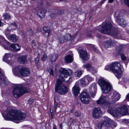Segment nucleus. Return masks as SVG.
<instances>
[{"mask_svg":"<svg viewBox=\"0 0 129 129\" xmlns=\"http://www.w3.org/2000/svg\"><path fill=\"white\" fill-rule=\"evenodd\" d=\"M13 24V25H16V24H15V23H14Z\"/></svg>","mask_w":129,"mask_h":129,"instance_id":"0e129e2a","label":"nucleus"},{"mask_svg":"<svg viewBox=\"0 0 129 129\" xmlns=\"http://www.w3.org/2000/svg\"><path fill=\"white\" fill-rule=\"evenodd\" d=\"M63 13V10H60L57 11V14H62Z\"/></svg>","mask_w":129,"mask_h":129,"instance_id":"37998d69","label":"nucleus"},{"mask_svg":"<svg viewBox=\"0 0 129 129\" xmlns=\"http://www.w3.org/2000/svg\"><path fill=\"white\" fill-rule=\"evenodd\" d=\"M80 88L76 85H75L72 88V92L75 96H77L80 93Z\"/></svg>","mask_w":129,"mask_h":129,"instance_id":"5701e85b","label":"nucleus"},{"mask_svg":"<svg viewBox=\"0 0 129 129\" xmlns=\"http://www.w3.org/2000/svg\"><path fill=\"white\" fill-rule=\"evenodd\" d=\"M46 11L43 9L39 10L38 11V15L41 18H43L45 15Z\"/></svg>","mask_w":129,"mask_h":129,"instance_id":"cd10ccee","label":"nucleus"},{"mask_svg":"<svg viewBox=\"0 0 129 129\" xmlns=\"http://www.w3.org/2000/svg\"><path fill=\"white\" fill-rule=\"evenodd\" d=\"M114 0H109V3H112L114 2Z\"/></svg>","mask_w":129,"mask_h":129,"instance_id":"5fc2aeb1","label":"nucleus"},{"mask_svg":"<svg viewBox=\"0 0 129 129\" xmlns=\"http://www.w3.org/2000/svg\"><path fill=\"white\" fill-rule=\"evenodd\" d=\"M79 53L80 56L83 60H86L89 59V57L86 51L81 49L80 50Z\"/></svg>","mask_w":129,"mask_h":129,"instance_id":"6ab92c4d","label":"nucleus"},{"mask_svg":"<svg viewBox=\"0 0 129 129\" xmlns=\"http://www.w3.org/2000/svg\"><path fill=\"white\" fill-rule=\"evenodd\" d=\"M60 129H62V128H61Z\"/></svg>","mask_w":129,"mask_h":129,"instance_id":"774afa93","label":"nucleus"},{"mask_svg":"<svg viewBox=\"0 0 129 129\" xmlns=\"http://www.w3.org/2000/svg\"><path fill=\"white\" fill-rule=\"evenodd\" d=\"M29 91L30 90L28 88L19 85L14 88L12 93L14 96L15 98H17Z\"/></svg>","mask_w":129,"mask_h":129,"instance_id":"7ed1b4c3","label":"nucleus"},{"mask_svg":"<svg viewBox=\"0 0 129 129\" xmlns=\"http://www.w3.org/2000/svg\"><path fill=\"white\" fill-rule=\"evenodd\" d=\"M3 116L6 120H10L18 123L25 119V114L20 111L11 109L7 112V114H3Z\"/></svg>","mask_w":129,"mask_h":129,"instance_id":"f257e3e1","label":"nucleus"},{"mask_svg":"<svg viewBox=\"0 0 129 129\" xmlns=\"http://www.w3.org/2000/svg\"><path fill=\"white\" fill-rule=\"evenodd\" d=\"M117 124L110 119L107 118L103 121L101 123H98L97 125L98 129H101L102 125L107 127V128H113L116 127Z\"/></svg>","mask_w":129,"mask_h":129,"instance_id":"0eeeda50","label":"nucleus"},{"mask_svg":"<svg viewBox=\"0 0 129 129\" xmlns=\"http://www.w3.org/2000/svg\"><path fill=\"white\" fill-rule=\"evenodd\" d=\"M126 99L127 100L129 101V93L126 95Z\"/></svg>","mask_w":129,"mask_h":129,"instance_id":"864d4df0","label":"nucleus"},{"mask_svg":"<svg viewBox=\"0 0 129 129\" xmlns=\"http://www.w3.org/2000/svg\"><path fill=\"white\" fill-rule=\"evenodd\" d=\"M72 72V71L70 69L66 70L64 68H61L59 69V77L64 81L67 82L69 80Z\"/></svg>","mask_w":129,"mask_h":129,"instance_id":"423d86ee","label":"nucleus"},{"mask_svg":"<svg viewBox=\"0 0 129 129\" xmlns=\"http://www.w3.org/2000/svg\"><path fill=\"white\" fill-rule=\"evenodd\" d=\"M28 34L30 36L33 35V31L32 29H30L28 31Z\"/></svg>","mask_w":129,"mask_h":129,"instance_id":"09e8293b","label":"nucleus"},{"mask_svg":"<svg viewBox=\"0 0 129 129\" xmlns=\"http://www.w3.org/2000/svg\"><path fill=\"white\" fill-rule=\"evenodd\" d=\"M63 37L64 40L66 41H69L72 38V37L70 34H67Z\"/></svg>","mask_w":129,"mask_h":129,"instance_id":"72a5a7b5","label":"nucleus"},{"mask_svg":"<svg viewBox=\"0 0 129 129\" xmlns=\"http://www.w3.org/2000/svg\"><path fill=\"white\" fill-rule=\"evenodd\" d=\"M13 73L16 76L20 75L26 77L29 76L30 71L27 68L22 67L21 66L16 67L13 71Z\"/></svg>","mask_w":129,"mask_h":129,"instance_id":"39448f33","label":"nucleus"},{"mask_svg":"<svg viewBox=\"0 0 129 129\" xmlns=\"http://www.w3.org/2000/svg\"><path fill=\"white\" fill-rule=\"evenodd\" d=\"M104 45L105 47L106 48L111 47L113 45L112 40L110 39L109 40L104 42Z\"/></svg>","mask_w":129,"mask_h":129,"instance_id":"a878e982","label":"nucleus"},{"mask_svg":"<svg viewBox=\"0 0 129 129\" xmlns=\"http://www.w3.org/2000/svg\"><path fill=\"white\" fill-rule=\"evenodd\" d=\"M7 30H6V34H8L9 33V32H10V31H7ZM9 31H10V30H9Z\"/></svg>","mask_w":129,"mask_h":129,"instance_id":"13d9d810","label":"nucleus"},{"mask_svg":"<svg viewBox=\"0 0 129 129\" xmlns=\"http://www.w3.org/2000/svg\"><path fill=\"white\" fill-rule=\"evenodd\" d=\"M56 86L55 90L59 94H64L68 92V88L59 79H57L56 82Z\"/></svg>","mask_w":129,"mask_h":129,"instance_id":"6e6552de","label":"nucleus"},{"mask_svg":"<svg viewBox=\"0 0 129 129\" xmlns=\"http://www.w3.org/2000/svg\"><path fill=\"white\" fill-rule=\"evenodd\" d=\"M39 59L38 58H36L35 59V64L37 65L39 62Z\"/></svg>","mask_w":129,"mask_h":129,"instance_id":"3c124183","label":"nucleus"},{"mask_svg":"<svg viewBox=\"0 0 129 129\" xmlns=\"http://www.w3.org/2000/svg\"><path fill=\"white\" fill-rule=\"evenodd\" d=\"M73 56L69 54L66 55L64 58V62L69 63H71L73 61Z\"/></svg>","mask_w":129,"mask_h":129,"instance_id":"393cba45","label":"nucleus"},{"mask_svg":"<svg viewBox=\"0 0 129 129\" xmlns=\"http://www.w3.org/2000/svg\"><path fill=\"white\" fill-rule=\"evenodd\" d=\"M118 116L120 115H124L128 114V109L126 106L123 105L117 109Z\"/></svg>","mask_w":129,"mask_h":129,"instance_id":"f8f14e48","label":"nucleus"},{"mask_svg":"<svg viewBox=\"0 0 129 129\" xmlns=\"http://www.w3.org/2000/svg\"><path fill=\"white\" fill-rule=\"evenodd\" d=\"M112 28L111 23L109 22L103 23L101 26L98 27L97 29L102 34H109L116 39H121V35L118 29H115L113 30Z\"/></svg>","mask_w":129,"mask_h":129,"instance_id":"f03ea898","label":"nucleus"},{"mask_svg":"<svg viewBox=\"0 0 129 129\" xmlns=\"http://www.w3.org/2000/svg\"><path fill=\"white\" fill-rule=\"evenodd\" d=\"M105 69L107 70H110L113 72V69L111 67V64L110 66H107L105 67Z\"/></svg>","mask_w":129,"mask_h":129,"instance_id":"e433bc0d","label":"nucleus"},{"mask_svg":"<svg viewBox=\"0 0 129 129\" xmlns=\"http://www.w3.org/2000/svg\"><path fill=\"white\" fill-rule=\"evenodd\" d=\"M108 113L111 114L114 117H116L118 116L117 109L114 106H109L108 109L107 110Z\"/></svg>","mask_w":129,"mask_h":129,"instance_id":"a211bd4d","label":"nucleus"},{"mask_svg":"<svg viewBox=\"0 0 129 129\" xmlns=\"http://www.w3.org/2000/svg\"><path fill=\"white\" fill-rule=\"evenodd\" d=\"M128 50L129 51V45L128 47Z\"/></svg>","mask_w":129,"mask_h":129,"instance_id":"338daca9","label":"nucleus"},{"mask_svg":"<svg viewBox=\"0 0 129 129\" xmlns=\"http://www.w3.org/2000/svg\"><path fill=\"white\" fill-rule=\"evenodd\" d=\"M105 0H102L101 2V3L102 4H103L105 1Z\"/></svg>","mask_w":129,"mask_h":129,"instance_id":"4d7b16f0","label":"nucleus"},{"mask_svg":"<svg viewBox=\"0 0 129 129\" xmlns=\"http://www.w3.org/2000/svg\"><path fill=\"white\" fill-rule=\"evenodd\" d=\"M54 107H53L51 108V106L50 109V112L51 115V118L52 119L53 118L54 115V113L56 109V106L58 105V102H59V101L57 99V97H54Z\"/></svg>","mask_w":129,"mask_h":129,"instance_id":"4468645a","label":"nucleus"},{"mask_svg":"<svg viewBox=\"0 0 129 129\" xmlns=\"http://www.w3.org/2000/svg\"><path fill=\"white\" fill-rule=\"evenodd\" d=\"M43 29L44 31V35L45 37H48V27L46 26H44L43 27Z\"/></svg>","mask_w":129,"mask_h":129,"instance_id":"473e14b6","label":"nucleus"},{"mask_svg":"<svg viewBox=\"0 0 129 129\" xmlns=\"http://www.w3.org/2000/svg\"><path fill=\"white\" fill-rule=\"evenodd\" d=\"M121 56L122 60L123 61H125L126 60V58L124 54H121Z\"/></svg>","mask_w":129,"mask_h":129,"instance_id":"58836bf2","label":"nucleus"},{"mask_svg":"<svg viewBox=\"0 0 129 129\" xmlns=\"http://www.w3.org/2000/svg\"><path fill=\"white\" fill-rule=\"evenodd\" d=\"M120 95L116 91L113 92L112 95L110 98V101L112 103H114L118 101L120 99Z\"/></svg>","mask_w":129,"mask_h":129,"instance_id":"2eb2a0df","label":"nucleus"},{"mask_svg":"<svg viewBox=\"0 0 129 129\" xmlns=\"http://www.w3.org/2000/svg\"><path fill=\"white\" fill-rule=\"evenodd\" d=\"M1 129H6L4 128H1Z\"/></svg>","mask_w":129,"mask_h":129,"instance_id":"69168bd1","label":"nucleus"},{"mask_svg":"<svg viewBox=\"0 0 129 129\" xmlns=\"http://www.w3.org/2000/svg\"><path fill=\"white\" fill-rule=\"evenodd\" d=\"M2 23L1 21L0 20V27L2 25Z\"/></svg>","mask_w":129,"mask_h":129,"instance_id":"052dcab7","label":"nucleus"},{"mask_svg":"<svg viewBox=\"0 0 129 129\" xmlns=\"http://www.w3.org/2000/svg\"><path fill=\"white\" fill-rule=\"evenodd\" d=\"M32 43H33V44H35V41H33L32 42Z\"/></svg>","mask_w":129,"mask_h":129,"instance_id":"680f3d73","label":"nucleus"},{"mask_svg":"<svg viewBox=\"0 0 129 129\" xmlns=\"http://www.w3.org/2000/svg\"><path fill=\"white\" fill-rule=\"evenodd\" d=\"M50 74L51 75H52L53 76H54V72L53 70L51 69H50Z\"/></svg>","mask_w":129,"mask_h":129,"instance_id":"de8ad7c7","label":"nucleus"},{"mask_svg":"<svg viewBox=\"0 0 129 129\" xmlns=\"http://www.w3.org/2000/svg\"><path fill=\"white\" fill-rule=\"evenodd\" d=\"M41 31V29L40 28H39L37 29L35 31V33L36 34V35L37 36L36 34H38L39 33H40V32Z\"/></svg>","mask_w":129,"mask_h":129,"instance_id":"c03bdc74","label":"nucleus"},{"mask_svg":"<svg viewBox=\"0 0 129 129\" xmlns=\"http://www.w3.org/2000/svg\"><path fill=\"white\" fill-rule=\"evenodd\" d=\"M20 47L17 44L13 43L9 47V49L12 51L16 52L20 50Z\"/></svg>","mask_w":129,"mask_h":129,"instance_id":"412c9836","label":"nucleus"},{"mask_svg":"<svg viewBox=\"0 0 129 129\" xmlns=\"http://www.w3.org/2000/svg\"><path fill=\"white\" fill-rule=\"evenodd\" d=\"M125 123L127 125L129 126V120H126L125 121Z\"/></svg>","mask_w":129,"mask_h":129,"instance_id":"603ef678","label":"nucleus"},{"mask_svg":"<svg viewBox=\"0 0 129 129\" xmlns=\"http://www.w3.org/2000/svg\"><path fill=\"white\" fill-rule=\"evenodd\" d=\"M82 74V71H78L75 73V75L76 77H80Z\"/></svg>","mask_w":129,"mask_h":129,"instance_id":"f704fd0d","label":"nucleus"},{"mask_svg":"<svg viewBox=\"0 0 129 129\" xmlns=\"http://www.w3.org/2000/svg\"><path fill=\"white\" fill-rule=\"evenodd\" d=\"M86 35L87 37H92V36L91 34L90 33H87L86 34Z\"/></svg>","mask_w":129,"mask_h":129,"instance_id":"8fccbe9b","label":"nucleus"},{"mask_svg":"<svg viewBox=\"0 0 129 129\" xmlns=\"http://www.w3.org/2000/svg\"><path fill=\"white\" fill-rule=\"evenodd\" d=\"M126 5L129 7V0H124Z\"/></svg>","mask_w":129,"mask_h":129,"instance_id":"79ce46f5","label":"nucleus"},{"mask_svg":"<svg viewBox=\"0 0 129 129\" xmlns=\"http://www.w3.org/2000/svg\"><path fill=\"white\" fill-rule=\"evenodd\" d=\"M106 96L102 95L100 99L96 101L97 104L100 105L101 107L103 108H106L108 105V103L106 100Z\"/></svg>","mask_w":129,"mask_h":129,"instance_id":"ddd939ff","label":"nucleus"},{"mask_svg":"<svg viewBox=\"0 0 129 129\" xmlns=\"http://www.w3.org/2000/svg\"><path fill=\"white\" fill-rule=\"evenodd\" d=\"M95 95V93H92L91 96L93 97ZM89 94H88L86 92L83 91L80 95V97L81 102L85 104H87L89 103L90 101V96Z\"/></svg>","mask_w":129,"mask_h":129,"instance_id":"9b49d317","label":"nucleus"},{"mask_svg":"<svg viewBox=\"0 0 129 129\" xmlns=\"http://www.w3.org/2000/svg\"><path fill=\"white\" fill-rule=\"evenodd\" d=\"M3 17L4 19L5 20H9L11 18V16L10 15L7 13H4L3 14Z\"/></svg>","mask_w":129,"mask_h":129,"instance_id":"2f4dec72","label":"nucleus"},{"mask_svg":"<svg viewBox=\"0 0 129 129\" xmlns=\"http://www.w3.org/2000/svg\"><path fill=\"white\" fill-rule=\"evenodd\" d=\"M98 82L104 93H107L110 91L112 88L110 84L106 81L104 78H100L98 80Z\"/></svg>","mask_w":129,"mask_h":129,"instance_id":"20e7f679","label":"nucleus"},{"mask_svg":"<svg viewBox=\"0 0 129 129\" xmlns=\"http://www.w3.org/2000/svg\"><path fill=\"white\" fill-rule=\"evenodd\" d=\"M31 58L30 59H28V60L29 61H31Z\"/></svg>","mask_w":129,"mask_h":129,"instance_id":"e2e57ef3","label":"nucleus"},{"mask_svg":"<svg viewBox=\"0 0 129 129\" xmlns=\"http://www.w3.org/2000/svg\"><path fill=\"white\" fill-rule=\"evenodd\" d=\"M59 127L60 128H62V123H60L59 125Z\"/></svg>","mask_w":129,"mask_h":129,"instance_id":"bf43d9fd","label":"nucleus"},{"mask_svg":"<svg viewBox=\"0 0 129 129\" xmlns=\"http://www.w3.org/2000/svg\"><path fill=\"white\" fill-rule=\"evenodd\" d=\"M10 38L11 41L14 42H16L18 39V37L15 35H11Z\"/></svg>","mask_w":129,"mask_h":129,"instance_id":"c85d7f7f","label":"nucleus"},{"mask_svg":"<svg viewBox=\"0 0 129 129\" xmlns=\"http://www.w3.org/2000/svg\"><path fill=\"white\" fill-rule=\"evenodd\" d=\"M47 55L45 53H44L42 55L41 58L42 60L43 61H44L47 59Z\"/></svg>","mask_w":129,"mask_h":129,"instance_id":"4c0bfd02","label":"nucleus"},{"mask_svg":"<svg viewBox=\"0 0 129 129\" xmlns=\"http://www.w3.org/2000/svg\"><path fill=\"white\" fill-rule=\"evenodd\" d=\"M11 54L10 53H6L5 55L4 58L3 59V60L6 62L10 64L11 62Z\"/></svg>","mask_w":129,"mask_h":129,"instance_id":"b1692460","label":"nucleus"},{"mask_svg":"<svg viewBox=\"0 0 129 129\" xmlns=\"http://www.w3.org/2000/svg\"><path fill=\"white\" fill-rule=\"evenodd\" d=\"M111 67L113 69V72L116 77L118 79L120 78L121 76V66L120 63L118 62H114L111 64Z\"/></svg>","mask_w":129,"mask_h":129,"instance_id":"1a4fd4ad","label":"nucleus"},{"mask_svg":"<svg viewBox=\"0 0 129 129\" xmlns=\"http://www.w3.org/2000/svg\"><path fill=\"white\" fill-rule=\"evenodd\" d=\"M27 58L26 56L22 55L18 58V61L20 64H26L27 62Z\"/></svg>","mask_w":129,"mask_h":129,"instance_id":"4be33fe9","label":"nucleus"},{"mask_svg":"<svg viewBox=\"0 0 129 129\" xmlns=\"http://www.w3.org/2000/svg\"><path fill=\"white\" fill-rule=\"evenodd\" d=\"M0 44L2 45L5 49H8L10 43L6 41L3 36H0Z\"/></svg>","mask_w":129,"mask_h":129,"instance_id":"f3484780","label":"nucleus"},{"mask_svg":"<svg viewBox=\"0 0 129 129\" xmlns=\"http://www.w3.org/2000/svg\"><path fill=\"white\" fill-rule=\"evenodd\" d=\"M102 115V112L100 108H95L93 110L92 113V117L96 118L100 117Z\"/></svg>","mask_w":129,"mask_h":129,"instance_id":"dca6fc26","label":"nucleus"},{"mask_svg":"<svg viewBox=\"0 0 129 129\" xmlns=\"http://www.w3.org/2000/svg\"><path fill=\"white\" fill-rule=\"evenodd\" d=\"M53 129H57V128L55 125L53 126Z\"/></svg>","mask_w":129,"mask_h":129,"instance_id":"6e6d98bb","label":"nucleus"},{"mask_svg":"<svg viewBox=\"0 0 129 129\" xmlns=\"http://www.w3.org/2000/svg\"><path fill=\"white\" fill-rule=\"evenodd\" d=\"M83 68L86 69L88 71H90L92 73H96V71L93 67L89 63H87L83 65Z\"/></svg>","mask_w":129,"mask_h":129,"instance_id":"aec40b11","label":"nucleus"},{"mask_svg":"<svg viewBox=\"0 0 129 129\" xmlns=\"http://www.w3.org/2000/svg\"><path fill=\"white\" fill-rule=\"evenodd\" d=\"M87 47L88 48L91 50H93L95 52H97L98 50L95 47V45L92 44H87Z\"/></svg>","mask_w":129,"mask_h":129,"instance_id":"7c9ffc66","label":"nucleus"},{"mask_svg":"<svg viewBox=\"0 0 129 129\" xmlns=\"http://www.w3.org/2000/svg\"><path fill=\"white\" fill-rule=\"evenodd\" d=\"M57 15V13H52L50 14V16L52 18H55Z\"/></svg>","mask_w":129,"mask_h":129,"instance_id":"ea45409f","label":"nucleus"},{"mask_svg":"<svg viewBox=\"0 0 129 129\" xmlns=\"http://www.w3.org/2000/svg\"><path fill=\"white\" fill-rule=\"evenodd\" d=\"M81 114L80 112H75V115L76 116L79 117L81 115Z\"/></svg>","mask_w":129,"mask_h":129,"instance_id":"a18cd8bd","label":"nucleus"},{"mask_svg":"<svg viewBox=\"0 0 129 129\" xmlns=\"http://www.w3.org/2000/svg\"><path fill=\"white\" fill-rule=\"evenodd\" d=\"M85 77L86 80L88 82V83L89 82L91 81L93 79L89 75H87Z\"/></svg>","mask_w":129,"mask_h":129,"instance_id":"c9c22d12","label":"nucleus"},{"mask_svg":"<svg viewBox=\"0 0 129 129\" xmlns=\"http://www.w3.org/2000/svg\"><path fill=\"white\" fill-rule=\"evenodd\" d=\"M64 39L63 37H61L59 39V41L60 43H62L64 42Z\"/></svg>","mask_w":129,"mask_h":129,"instance_id":"a19ab883","label":"nucleus"},{"mask_svg":"<svg viewBox=\"0 0 129 129\" xmlns=\"http://www.w3.org/2000/svg\"><path fill=\"white\" fill-rule=\"evenodd\" d=\"M114 15L116 22L119 25L124 27L128 24L127 21L120 16V12L119 11H115Z\"/></svg>","mask_w":129,"mask_h":129,"instance_id":"9d476101","label":"nucleus"},{"mask_svg":"<svg viewBox=\"0 0 129 129\" xmlns=\"http://www.w3.org/2000/svg\"><path fill=\"white\" fill-rule=\"evenodd\" d=\"M79 81L80 85L82 86H85L88 84V82L85 78V77L84 78L80 79Z\"/></svg>","mask_w":129,"mask_h":129,"instance_id":"bb28decb","label":"nucleus"},{"mask_svg":"<svg viewBox=\"0 0 129 129\" xmlns=\"http://www.w3.org/2000/svg\"><path fill=\"white\" fill-rule=\"evenodd\" d=\"M58 55L57 54H53L51 55L50 57V60L51 62H55L58 57Z\"/></svg>","mask_w":129,"mask_h":129,"instance_id":"c756f323","label":"nucleus"},{"mask_svg":"<svg viewBox=\"0 0 129 129\" xmlns=\"http://www.w3.org/2000/svg\"><path fill=\"white\" fill-rule=\"evenodd\" d=\"M28 101V103L30 105L31 104L33 103V100L31 99H29V100Z\"/></svg>","mask_w":129,"mask_h":129,"instance_id":"49530a36","label":"nucleus"}]
</instances>
